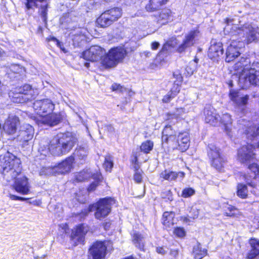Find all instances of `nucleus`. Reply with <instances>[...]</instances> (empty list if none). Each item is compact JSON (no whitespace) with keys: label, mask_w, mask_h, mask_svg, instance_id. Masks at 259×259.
Wrapping results in <instances>:
<instances>
[{"label":"nucleus","mask_w":259,"mask_h":259,"mask_svg":"<svg viewBox=\"0 0 259 259\" xmlns=\"http://www.w3.org/2000/svg\"><path fill=\"white\" fill-rule=\"evenodd\" d=\"M240 127L244 129L246 126L245 134L248 140L253 142L252 144H247L242 146L238 150L237 159L241 163L248 165L250 173L243 176L247 184L254 188L257 185L259 179V166L255 162V154L254 152L255 147L259 148V126L256 127L249 121L244 119L239 120Z\"/></svg>","instance_id":"1"},{"label":"nucleus","mask_w":259,"mask_h":259,"mask_svg":"<svg viewBox=\"0 0 259 259\" xmlns=\"http://www.w3.org/2000/svg\"><path fill=\"white\" fill-rule=\"evenodd\" d=\"M21 161L19 158L8 152L0 156V178L10 183L22 175Z\"/></svg>","instance_id":"2"},{"label":"nucleus","mask_w":259,"mask_h":259,"mask_svg":"<svg viewBox=\"0 0 259 259\" xmlns=\"http://www.w3.org/2000/svg\"><path fill=\"white\" fill-rule=\"evenodd\" d=\"M77 142L76 137L71 133L58 134L51 141L49 150L54 155L66 154L73 148Z\"/></svg>","instance_id":"3"},{"label":"nucleus","mask_w":259,"mask_h":259,"mask_svg":"<svg viewBox=\"0 0 259 259\" xmlns=\"http://www.w3.org/2000/svg\"><path fill=\"white\" fill-rule=\"evenodd\" d=\"M233 20L230 18L226 19L227 26L225 28V32H228L232 37L236 38V36L239 37V41L246 44H250L252 42H256L258 38L259 33L257 30L253 27L250 24H245L241 27L237 25H233L230 28V24L232 23Z\"/></svg>","instance_id":"4"},{"label":"nucleus","mask_w":259,"mask_h":259,"mask_svg":"<svg viewBox=\"0 0 259 259\" xmlns=\"http://www.w3.org/2000/svg\"><path fill=\"white\" fill-rule=\"evenodd\" d=\"M115 203V200L112 198H104L101 199L96 203L91 205L87 208L82 210L78 214L81 219L84 218L89 212L95 211V217L96 219L101 220L106 217L111 211V206Z\"/></svg>","instance_id":"5"},{"label":"nucleus","mask_w":259,"mask_h":259,"mask_svg":"<svg viewBox=\"0 0 259 259\" xmlns=\"http://www.w3.org/2000/svg\"><path fill=\"white\" fill-rule=\"evenodd\" d=\"M189 137L188 133L184 132L179 133L178 136L175 135L169 137L167 141H162V143L169 144L174 149H178L182 152L186 151L189 147Z\"/></svg>","instance_id":"6"},{"label":"nucleus","mask_w":259,"mask_h":259,"mask_svg":"<svg viewBox=\"0 0 259 259\" xmlns=\"http://www.w3.org/2000/svg\"><path fill=\"white\" fill-rule=\"evenodd\" d=\"M126 55L125 50L122 48L111 49L102 60V63L107 67H113L121 61Z\"/></svg>","instance_id":"7"},{"label":"nucleus","mask_w":259,"mask_h":259,"mask_svg":"<svg viewBox=\"0 0 259 259\" xmlns=\"http://www.w3.org/2000/svg\"><path fill=\"white\" fill-rule=\"evenodd\" d=\"M251 85L259 86V69L252 68L247 74H242L239 80V85L242 89H246Z\"/></svg>","instance_id":"8"},{"label":"nucleus","mask_w":259,"mask_h":259,"mask_svg":"<svg viewBox=\"0 0 259 259\" xmlns=\"http://www.w3.org/2000/svg\"><path fill=\"white\" fill-rule=\"evenodd\" d=\"M33 108L37 114L45 116L53 112L55 105L50 99H45L36 100L33 103Z\"/></svg>","instance_id":"9"},{"label":"nucleus","mask_w":259,"mask_h":259,"mask_svg":"<svg viewBox=\"0 0 259 259\" xmlns=\"http://www.w3.org/2000/svg\"><path fill=\"white\" fill-rule=\"evenodd\" d=\"M200 36V33L198 28L191 30L185 35L182 43L178 48L177 51L180 53L185 52L187 49L196 43Z\"/></svg>","instance_id":"10"},{"label":"nucleus","mask_w":259,"mask_h":259,"mask_svg":"<svg viewBox=\"0 0 259 259\" xmlns=\"http://www.w3.org/2000/svg\"><path fill=\"white\" fill-rule=\"evenodd\" d=\"M34 133V128L31 125L24 123L20 127L16 140L21 143L22 146L24 147L27 145L28 142L32 140Z\"/></svg>","instance_id":"11"},{"label":"nucleus","mask_w":259,"mask_h":259,"mask_svg":"<svg viewBox=\"0 0 259 259\" xmlns=\"http://www.w3.org/2000/svg\"><path fill=\"white\" fill-rule=\"evenodd\" d=\"M208 154L210 158L212 159V166L217 170H220L224 166L226 159L224 156L221 155L220 149L215 145H209Z\"/></svg>","instance_id":"12"},{"label":"nucleus","mask_w":259,"mask_h":259,"mask_svg":"<svg viewBox=\"0 0 259 259\" xmlns=\"http://www.w3.org/2000/svg\"><path fill=\"white\" fill-rule=\"evenodd\" d=\"M107 253V247L102 241H97L90 248L89 259H105Z\"/></svg>","instance_id":"13"},{"label":"nucleus","mask_w":259,"mask_h":259,"mask_svg":"<svg viewBox=\"0 0 259 259\" xmlns=\"http://www.w3.org/2000/svg\"><path fill=\"white\" fill-rule=\"evenodd\" d=\"M232 42L226 51V61L230 62L237 58L240 54V50L244 46L242 42L236 41L234 37H232Z\"/></svg>","instance_id":"14"},{"label":"nucleus","mask_w":259,"mask_h":259,"mask_svg":"<svg viewBox=\"0 0 259 259\" xmlns=\"http://www.w3.org/2000/svg\"><path fill=\"white\" fill-rule=\"evenodd\" d=\"M12 182L13 183V187L17 192L22 195L30 193V186L28 179L23 174Z\"/></svg>","instance_id":"15"},{"label":"nucleus","mask_w":259,"mask_h":259,"mask_svg":"<svg viewBox=\"0 0 259 259\" xmlns=\"http://www.w3.org/2000/svg\"><path fill=\"white\" fill-rule=\"evenodd\" d=\"M103 54V50L102 48L98 46H94L84 51L81 57L87 61L95 62L100 60Z\"/></svg>","instance_id":"16"},{"label":"nucleus","mask_w":259,"mask_h":259,"mask_svg":"<svg viewBox=\"0 0 259 259\" xmlns=\"http://www.w3.org/2000/svg\"><path fill=\"white\" fill-rule=\"evenodd\" d=\"M34 91L32 90L31 86L29 84H25L19 89L18 93L15 94L13 101L16 103H23L26 100H30L32 97V93Z\"/></svg>","instance_id":"17"},{"label":"nucleus","mask_w":259,"mask_h":259,"mask_svg":"<svg viewBox=\"0 0 259 259\" xmlns=\"http://www.w3.org/2000/svg\"><path fill=\"white\" fill-rule=\"evenodd\" d=\"M20 124L19 119L16 116H10L5 121L3 128L8 135H13L17 131L18 126Z\"/></svg>","instance_id":"18"},{"label":"nucleus","mask_w":259,"mask_h":259,"mask_svg":"<svg viewBox=\"0 0 259 259\" xmlns=\"http://www.w3.org/2000/svg\"><path fill=\"white\" fill-rule=\"evenodd\" d=\"M89 231L87 225L81 224L77 226L71 234L72 240L78 243H82L84 240L85 235Z\"/></svg>","instance_id":"19"},{"label":"nucleus","mask_w":259,"mask_h":259,"mask_svg":"<svg viewBox=\"0 0 259 259\" xmlns=\"http://www.w3.org/2000/svg\"><path fill=\"white\" fill-rule=\"evenodd\" d=\"M92 178L94 180L100 181L102 177L100 173L97 172L93 173L91 169H84L77 173L75 176V179L77 182H82Z\"/></svg>","instance_id":"20"},{"label":"nucleus","mask_w":259,"mask_h":259,"mask_svg":"<svg viewBox=\"0 0 259 259\" xmlns=\"http://www.w3.org/2000/svg\"><path fill=\"white\" fill-rule=\"evenodd\" d=\"M204 113L205 116V120L206 123L215 126L220 121V116L212 107L205 108Z\"/></svg>","instance_id":"21"},{"label":"nucleus","mask_w":259,"mask_h":259,"mask_svg":"<svg viewBox=\"0 0 259 259\" xmlns=\"http://www.w3.org/2000/svg\"><path fill=\"white\" fill-rule=\"evenodd\" d=\"M74 160V157L70 156L58 165L55 166V170H56V174H64L70 171L72 167Z\"/></svg>","instance_id":"22"},{"label":"nucleus","mask_w":259,"mask_h":259,"mask_svg":"<svg viewBox=\"0 0 259 259\" xmlns=\"http://www.w3.org/2000/svg\"><path fill=\"white\" fill-rule=\"evenodd\" d=\"M223 51L222 43L211 42L208 50V56L211 59L218 61V58L223 55Z\"/></svg>","instance_id":"23"},{"label":"nucleus","mask_w":259,"mask_h":259,"mask_svg":"<svg viewBox=\"0 0 259 259\" xmlns=\"http://www.w3.org/2000/svg\"><path fill=\"white\" fill-rule=\"evenodd\" d=\"M185 177V173L179 171L176 172L165 169L160 174V177L168 181H176L178 178L183 179Z\"/></svg>","instance_id":"24"},{"label":"nucleus","mask_w":259,"mask_h":259,"mask_svg":"<svg viewBox=\"0 0 259 259\" xmlns=\"http://www.w3.org/2000/svg\"><path fill=\"white\" fill-rule=\"evenodd\" d=\"M62 117L60 114H49L41 118V122L43 124L53 126L57 125L61 120Z\"/></svg>","instance_id":"25"},{"label":"nucleus","mask_w":259,"mask_h":259,"mask_svg":"<svg viewBox=\"0 0 259 259\" xmlns=\"http://www.w3.org/2000/svg\"><path fill=\"white\" fill-rule=\"evenodd\" d=\"M249 244L251 246V249L248 253V259H258L259 258V240L251 238L249 240Z\"/></svg>","instance_id":"26"},{"label":"nucleus","mask_w":259,"mask_h":259,"mask_svg":"<svg viewBox=\"0 0 259 259\" xmlns=\"http://www.w3.org/2000/svg\"><path fill=\"white\" fill-rule=\"evenodd\" d=\"M5 71L10 78L15 77L13 74H22L25 71V68L17 64H11L6 67Z\"/></svg>","instance_id":"27"},{"label":"nucleus","mask_w":259,"mask_h":259,"mask_svg":"<svg viewBox=\"0 0 259 259\" xmlns=\"http://www.w3.org/2000/svg\"><path fill=\"white\" fill-rule=\"evenodd\" d=\"M230 98L233 102L238 105H245L248 100V97L247 96L244 97L241 96L239 94L238 92L234 90L230 91Z\"/></svg>","instance_id":"28"},{"label":"nucleus","mask_w":259,"mask_h":259,"mask_svg":"<svg viewBox=\"0 0 259 259\" xmlns=\"http://www.w3.org/2000/svg\"><path fill=\"white\" fill-rule=\"evenodd\" d=\"M252 68H254L255 69L258 70L259 69V63L258 62L256 63H253L252 67L248 70L247 66H244V64L240 62V61H238L236 62L234 66V69L235 70L239 71L241 70L243 71V72L240 75L239 77L242 75V74H247L248 72L249 71L250 69ZM240 80V78H239V80Z\"/></svg>","instance_id":"29"},{"label":"nucleus","mask_w":259,"mask_h":259,"mask_svg":"<svg viewBox=\"0 0 259 259\" xmlns=\"http://www.w3.org/2000/svg\"><path fill=\"white\" fill-rule=\"evenodd\" d=\"M71 36L75 46L78 47L80 46L82 41L85 39V36L82 34L80 28L74 30L70 33Z\"/></svg>","instance_id":"30"},{"label":"nucleus","mask_w":259,"mask_h":259,"mask_svg":"<svg viewBox=\"0 0 259 259\" xmlns=\"http://www.w3.org/2000/svg\"><path fill=\"white\" fill-rule=\"evenodd\" d=\"M193 253L194 254V259H202L207 255V250L205 248H202L200 243L197 242L193 246Z\"/></svg>","instance_id":"31"},{"label":"nucleus","mask_w":259,"mask_h":259,"mask_svg":"<svg viewBox=\"0 0 259 259\" xmlns=\"http://www.w3.org/2000/svg\"><path fill=\"white\" fill-rule=\"evenodd\" d=\"M113 22V21L105 12L103 13L97 19V24L101 27H107L111 25Z\"/></svg>","instance_id":"32"},{"label":"nucleus","mask_w":259,"mask_h":259,"mask_svg":"<svg viewBox=\"0 0 259 259\" xmlns=\"http://www.w3.org/2000/svg\"><path fill=\"white\" fill-rule=\"evenodd\" d=\"M167 1V0H150L149 3L146 6V9L148 12H154L160 9Z\"/></svg>","instance_id":"33"},{"label":"nucleus","mask_w":259,"mask_h":259,"mask_svg":"<svg viewBox=\"0 0 259 259\" xmlns=\"http://www.w3.org/2000/svg\"><path fill=\"white\" fill-rule=\"evenodd\" d=\"M171 13L169 9L162 10L157 18V22L161 25L166 24L171 18Z\"/></svg>","instance_id":"34"},{"label":"nucleus","mask_w":259,"mask_h":259,"mask_svg":"<svg viewBox=\"0 0 259 259\" xmlns=\"http://www.w3.org/2000/svg\"><path fill=\"white\" fill-rule=\"evenodd\" d=\"M133 242L135 246L141 250H144V237L138 232H135L133 235Z\"/></svg>","instance_id":"35"},{"label":"nucleus","mask_w":259,"mask_h":259,"mask_svg":"<svg viewBox=\"0 0 259 259\" xmlns=\"http://www.w3.org/2000/svg\"><path fill=\"white\" fill-rule=\"evenodd\" d=\"M220 121L224 125L226 132L229 133L231 130L230 126L232 123L231 115L228 113L224 114L222 117L220 118Z\"/></svg>","instance_id":"36"},{"label":"nucleus","mask_w":259,"mask_h":259,"mask_svg":"<svg viewBox=\"0 0 259 259\" xmlns=\"http://www.w3.org/2000/svg\"><path fill=\"white\" fill-rule=\"evenodd\" d=\"M174 77L176 79L174 82V88H176V90L174 91L175 94H178L180 91V85L183 81V77L179 70H177L173 73Z\"/></svg>","instance_id":"37"},{"label":"nucleus","mask_w":259,"mask_h":259,"mask_svg":"<svg viewBox=\"0 0 259 259\" xmlns=\"http://www.w3.org/2000/svg\"><path fill=\"white\" fill-rule=\"evenodd\" d=\"M175 213L172 212H164L162 216V223L164 225L170 227L174 224L173 219Z\"/></svg>","instance_id":"38"},{"label":"nucleus","mask_w":259,"mask_h":259,"mask_svg":"<svg viewBox=\"0 0 259 259\" xmlns=\"http://www.w3.org/2000/svg\"><path fill=\"white\" fill-rule=\"evenodd\" d=\"M113 21H116L121 16V10L118 8H114L105 11Z\"/></svg>","instance_id":"39"},{"label":"nucleus","mask_w":259,"mask_h":259,"mask_svg":"<svg viewBox=\"0 0 259 259\" xmlns=\"http://www.w3.org/2000/svg\"><path fill=\"white\" fill-rule=\"evenodd\" d=\"M175 135H176V132L172 128L171 125H166L162 131V141H167L169 137Z\"/></svg>","instance_id":"40"},{"label":"nucleus","mask_w":259,"mask_h":259,"mask_svg":"<svg viewBox=\"0 0 259 259\" xmlns=\"http://www.w3.org/2000/svg\"><path fill=\"white\" fill-rule=\"evenodd\" d=\"M153 142L150 140H147L143 142L140 146V150L141 152L144 153H149L153 148Z\"/></svg>","instance_id":"41"},{"label":"nucleus","mask_w":259,"mask_h":259,"mask_svg":"<svg viewBox=\"0 0 259 259\" xmlns=\"http://www.w3.org/2000/svg\"><path fill=\"white\" fill-rule=\"evenodd\" d=\"M247 186L243 184H238L237 186V195L239 197L244 199L247 196Z\"/></svg>","instance_id":"42"},{"label":"nucleus","mask_w":259,"mask_h":259,"mask_svg":"<svg viewBox=\"0 0 259 259\" xmlns=\"http://www.w3.org/2000/svg\"><path fill=\"white\" fill-rule=\"evenodd\" d=\"M56 170H55V167H43L39 171L40 176H51L56 175Z\"/></svg>","instance_id":"43"},{"label":"nucleus","mask_w":259,"mask_h":259,"mask_svg":"<svg viewBox=\"0 0 259 259\" xmlns=\"http://www.w3.org/2000/svg\"><path fill=\"white\" fill-rule=\"evenodd\" d=\"M113 166V158L110 155H107L105 157V161L103 163V167L105 170L110 171Z\"/></svg>","instance_id":"44"},{"label":"nucleus","mask_w":259,"mask_h":259,"mask_svg":"<svg viewBox=\"0 0 259 259\" xmlns=\"http://www.w3.org/2000/svg\"><path fill=\"white\" fill-rule=\"evenodd\" d=\"M88 147L79 146L76 150V154L80 159H84L88 155Z\"/></svg>","instance_id":"45"},{"label":"nucleus","mask_w":259,"mask_h":259,"mask_svg":"<svg viewBox=\"0 0 259 259\" xmlns=\"http://www.w3.org/2000/svg\"><path fill=\"white\" fill-rule=\"evenodd\" d=\"M48 5H42L39 10V13L41 17L42 21L46 23L47 20Z\"/></svg>","instance_id":"46"},{"label":"nucleus","mask_w":259,"mask_h":259,"mask_svg":"<svg viewBox=\"0 0 259 259\" xmlns=\"http://www.w3.org/2000/svg\"><path fill=\"white\" fill-rule=\"evenodd\" d=\"M238 210L234 206H228L225 209V214L228 217H234L238 213Z\"/></svg>","instance_id":"47"},{"label":"nucleus","mask_w":259,"mask_h":259,"mask_svg":"<svg viewBox=\"0 0 259 259\" xmlns=\"http://www.w3.org/2000/svg\"><path fill=\"white\" fill-rule=\"evenodd\" d=\"M184 113L183 108H178L176 111L172 114H169L168 119L175 118L178 119L181 118V115Z\"/></svg>","instance_id":"48"},{"label":"nucleus","mask_w":259,"mask_h":259,"mask_svg":"<svg viewBox=\"0 0 259 259\" xmlns=\"http://www.w3.org/2000/svg\"><path fill=\"white\" fill-rule=\"evenodd\" d=\"M176 90V88H172L170 92H168V94L167 95H166L165 96H164L163 99H162V101L164 103H168L169 102H170V101L175 97V96L177 94H175V92L173 91H175Z\"/></svg>","instance_id":"49"},{"label":"nucleus","mask_w":259,"mask_h":259,"mask_svg":"<svg viewBox=\"0 0 259 259\" xmlns=\"http://www.w3.org/2000/svg\"><path fill=\"white\" fill-rule=\"evenodd\" d=\"M176 44L177 39L176 38H171L163 45L161 51L167 50L170 47H174Z\"/></svg>","instance_id":"50"},{"label":"nucleus","mask_w":259,"mask_h":259,"mask_svg":"<svg viewBox=\"0 0 259 259\" xmlns=\"http://www.w3.org/2000/svg\"><path fill=\"white\" fill-rule=\"evenodd\" d=\"M195 193V190L191 188L184 189L182 193V196L184 198L189 197Z\"/></svg>","instance_id":"51"},{"label":"nucleus","mask_w":259,"mask_h":259,"mask_svg":"<svg viewBox=\"0 0 259 259\" xmlns=\"http://www.w3.org/2000/svg\"><path fill=\"white\" fill-rule=\"evenodd\" d=\"M44 1L45 0H26V2L25 3L26 8L27 10H30L32 8L33 6L37 7L36 2H42Z\"/></svg>","instance_id":"52"},{"label":"nucleus","mask_w":259,"mask_h":259,"mask_svg":"<svg viewBox=\"0 0 259 259\" xmlns=\"http://www.w3.org/2000/svg\"><path fill=\"white\" fill-rule=\"evenodd\" d=\"M142 172H135L134 175V180L137 183H140L142 182L143 177Z\"/></svg>","instance_id":"53"},{"label":"nucleus","mask_w":259,"mask_h":259,"mask_svg":"<svg viewBox=\"0 0 259 259\" xmlns=\"http://www.w3.org/2000/svg\"><path fill=\"white\" fill-rule=\"evenodd\" d=\"M174 233L179 237H183L185 235V231L182 228H177L174 230Z\"/></svg>","instance_id":"54"},{"label":"nucleus","mask_w":259,"mask_h":259,"mask_svg":"<svg viewBox=\"0 0 259 259\" xmlns=\"http://www.w3.org/2000/svg\"><path fill=\"white\" fill-rule=\"evenodd\" d=\"M102 179V178L100 181L95 180L96 181L93 182V183H92L90 185L89 187L88 188V191H94L95 189V188H96V187L97 186L98 182L101 181Z\"/></svg>","instance_id":"55"},{"label":"nucleus","mask_w":259,"mask_h":259,"mask_svg":"<svg viewBox=\"0 0 259 259\" xmlns=\"http://www.w3.org/2000/svg\"><path fill=\"white\" fill-rule=\"evenodd\" d=\"M192 65H193V64L190 63L189 65L187 66L186 68V70L187 72L188 75H192L194 71H195L194 66H193V67H191Z\"/></svg>","instance_id":"56"},{"label":"nucleus","mask_w":259,"mask_h":259,"mask_svg":"<svg viewBox=\"0 0 259 259\" xmlns=\"http://www.w3.org/2000/svg\"><path fill=\"white\" fill-rule=\"evenodd\" d=\"M10 198L11 199L13 200H21V201H25L28 199V198H26L24 197L17 196L12 195V194H10Z\"/></svg>","instance_id":"57"},{"label":"nucleus","mask_w":259,"mask_h":259,"mask_svg":"<svg viewBox=\"0 0 259 259\" xmlns=\"http://www.w3.org/2000/svg\"><path fill=\"white\" fill-rule=\"evenodd\" d=\"M239 61L242 63L245 66H247L250 63L249 59L247 57H241L239 59Z\"/></svg>","instance_id":"58"},{"label":"nucleus","mask_w":259,"mask_h":259,"mask_svg":"<svg viewBox=\"0 0 259 259\" xmlns=\"http://www.w3.org/2000/svg\"><path fill=\"white\" fill-rule=\"evenodd\" d=\"M191 213H192L191 218H193V219H195L198 218L199 215L198 209L192 208Z\"/></svg>","instance_id":"59"},{"label":"nucleus","mask_w":259,"mask_h":259,"mask_svg":"<svg viewBox=\"0 0 259 259\" xmlns=\"http://www.w3.org/2000/svg\"><path fill=\"white\" fill-rule=\"evenodd\" d=\"M47 40L48 41H54L55 42L57 45V46H60L61 45V42L59 41L56 37L54 36H50L47 38Z\"/></svg>","instance_id":"60"},{"label":"nucleus","mask_w":259,"mask_h":259,"mask_svg":"<svg viewBox=\"0 0 259 259\" xmlns=\"http://www.w3.org/2000/svg\"><path fill=\"white\" fill-rule=\"evenodd\" d=\"M170 254L173 256L175 258H176L179 255L178 249H171L170 250Z\"/></svg>","instance_id":"61"},{"label":"nucleus","mask_w":259,"mask_h":259,"mask_svg":"<svg viewBox=\"0 0 259 259\" xmlns=\"http://www.w3.org/2000/svg\"><path fill=\"white\" fill-rule=\"evenodd\" d=\"M156 252L162 255H164L166 253V251H165L162 247H157L156 248Z\"/></svg>","instance_id":"62"},{"label":"nucleus","mask_w":259,"mask_h":259,"mask_svg":"<svg viewBox=\"0 0 259 259\" xmlns=\"http://www.w3.org/2000/svg\"><path fill=\"white\" fill-rule=\"evenodd\" d=\"M151 49L153 50H156L159 48V47L160 46V44L159 42H158L157 41H154L151 44Z\"/></svg>","instance_id":"63"},{"label":"nucleus","mask_w":259,"mask_h":259,"mask_svg":"<svg viewBox=\"0 0 259 259\" xmlns=\"http://www.w3.org/2000/svg\"><path fill=\"white\" fill-rule=\"evenodd\" d=\"M59 227L62 229V231L64 233H67L68 230V225L66 224H62L59 226Z\"/></svg>","instance_id":"64"}]
</instances>
